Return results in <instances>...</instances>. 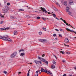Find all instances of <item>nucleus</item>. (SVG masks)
Returning <instances> with one entry per match:
<instances>
[{"label":"nucleus","mask_w":76,"mask_h":76,"mask_svg":"<svg viewBox=\"0 0 76 76\" xmlns=\"http://www.w3.org/2000/svg\"><path fill=\"white\" fill-rule=\"evenodd\" d=\"M19 11H24V10L23 9H20L19 10Z\"/></svg>","instance_id":"26"},{"label":"nucleus","mask_w":76,"mask_h":76,"mask_svg":"<svg viewBox=\"0 0 76 76\" xmlns=\"http://www.w3.org/2000/svg\"><path fill=\"white\" fill-rule=\"evenodd\" d=\"M9 29H10V28L9 27L6 28H0V30H1V31H3L4 30L6 31V30H8Z\"/></svg>","instance_id":"3"},{"label":"nucleus","mask_w":76,"mask_h":76,"mask_svg":"<svg viewBox=\"0 0 76 76\" xmlns=\"http://www.w3.org/2000/svg\"><path fill=\"white\" fill-rule=\"evenodd\" d=\"M44 56H45V55L44 54L42 55V57H44Z\"/></svg>","instance_id":"54"},{"label":"nucleus","mask_w":76,"mask_h":76,"mask_svg":"<svg viewBox=\"0 0 76 76\" xmlns=\"http://www.w3.org/2000/svg\"><path fill=\"white\" fill-rule=\"evenodd\" d=\"M62 62L64 63H66V61L64 60H63L62 61Z\"/></svg>","instance_id":"24"},{"label":"nucleus","mask_w":76,"mask_h":76,"mask_svg":"<svg viewBox=\"0 0 76 76\" xmlns=\"http://www.w3.org/2000/svg\"><path fill=\"white\" fill-rule=\"evenodd\" d=\"M64 42L66 43H68L69 42V39L68 38H66L64 39Z\"/></svg>","instance_id":"8"},{"label":"nucleus","mask_w":76,"mask_h":76,"mask_svg":"<svg viewBox=\"0 0 76 76\" xmlns=\"http://www.w3.org/2000/svg\"><path fill=\"white\" fill-rule=\"evenodd\" d=\"M7 6H9L10 5V3H7Z\"/></svg>","instance_id":"38"},{"label":"nucleus","mask_w":76,"mask_h":76,"mask_svg":"<svg viewBox=\"0 0 76 76\" xmlns=\"http://www.w3.org/2000/svg\"><path fill=\"white\" fill-rule=\"evenodd\" d=\"M66 9L67 10H69V9H70V8H69V7H67Z\"/></svg>","instance_id":"44"},{"label":"nucleus","mask_w":76,"mask_h":76,"mask_svg":"<svg viewBox=\"0 0 76 76\" xmlns=\"http://www.w3.org/2000/svg\"><path fill=\"white\" fill-rule=\"evenodd\" d=\"M55 19H57V20H60V19H58L56 17H55Z\"/></svg>","instance_id":"27"},{"label":"nucleus","mask_w":76,"mask_h":76,"mask_svg":"<svg viewBox=\"0 0 76 76\" xmlns=\"http://www.w3.org/2000/svg\"><path fill=\"white\" fill-rule=\"evenodd\" d=\"M18 34V32L16 31H15L14 32V35H16Z\"/></svg>","instance_id":"13"},{"label":"nucleus","mask_w":76,"mask_h":76,"mask_svg":"<svg viewBox=\"0 0 76 76\" xmlns=\"http://www.w3.org/2000/svg\"><path fill=\"white\" fill-rule=\"evenodd\" d=\"M3 37L1 36L0 35V39H2Z\"/></svg>","instance_id":"40"},{"label":"nucleus","mask_w":76,"mask_h":76,"mask_svg":"<svg viewBox=\"0 0 76 76\" xmlns=\"http://www.w3.org/2000/svg\"><path fill=\"white\" fill-rule=\"evenodd\" d=\"M21 51H24L23 50V49L21 50Z\"/></svg>","instance_id":"61"},{"label":"nucleus","mask_w":76,"mask_h":76,"mask_svg":"<svg viewBox=\"0 0 76 76\" xmlns=\"http://www.w3.org/2000/svg\"><path fill=\"white\" fill-rule=\"evenodd\" d=\"M69 4L71 5H73V1H71L69 2Z\"/></svg>","instance_id":"11"},{"label":"nucleus","mask_w":76,"mask_h":76,"mask_svg":"<svg viewBox=\"0 0 76 76\" xmlns=\"http://www.w3.org/2000/svg\"><path fill=\"white\" fill-rule=\"evenodd\" d=\"M64 45L65 46H67V45H66L65 44H64Z\"/></svg>","instance_id":"62"},{"label":"nucleus","mask_w":76,"mask_h":76,"mask_svg":"<svg viewBox=\"0 0 76 76\" xmlns=\"http://www.w3.org/2000/svg\"><path fill=\"white\" fill-rule=\"evenodd\" d=\"M64 4L65 6H67V1H64Z\"/></svg>","instance_id":"16"},{"label":"nucleus","mask_w":76,"mask_h":76,"mask_svg":"<svg viewBox=\"0 0 76 76\" xmlns=\"http://www.w3.org/2000/svg\"><path fill=\"white\" fill-rule=\"evenodd\" d=\"M69 76H72V75H69Z\"/></svg>","instance_id":"63"},{"label":"nucleus","mask_w":76,"mask_h":76,"mask_svg":"<svg viewBox=\"0 0 76 76\" xmlns=\"http://www.w3.org/2000/svg\"><path fill=\"white\" fill-rule=\"evenodd\" d=\"M40 8L42 9V12H45V13H48V14H51L50 12H49L47 11V10H45V9L42 8V7H41Z\"/></svg>","instance_id":"1"},{"label":"nucleus","mask_w":76,"mask_h":76,"mask_svg":"<svg viewBox=\"0 0 76 76\" xmlns=\"http://www.w3.org/2000/svg\"><path fill=\"white\" fill-rule=\"evenodd\" d=\"M39 35H41V34H42V32L40 31L39 32Z\"/></svg>","instance_id":"25"},{"label":"nucleus","mask_w":76,"mask_h":76,"mask_svg":"<svg viewBox=\"0 0 76 76\" xmlns=\"http://www.w3.org/2000/svg\"><path fill=\"white\" fill-rule=\"evenodd\" d=\"M51 69H54L55 68V66L54 65H51Z\"/></svg>","instance_id":"15"},{"label":"nucleus","mask_w":76,"mask_h":76,"mask_svg":"<svg viewBox=\"0 0 76 76\" xmlns=\"http://www.w3.org/2000/svg\"><path fill=\"white\" fill-rule=\"evenodd\" d=\"M38 62L39 63H40L41 64V61H39Z\"/></svg>","instance_id":"47"},{"label":"nucleus","mask_w":76,"mask_h":76,"mask_svg":"<svg viewBox=\"0 0 76 76\" xmlns=\"http://www.w3.org/2000/svg\"><path fill=\"white\" fill-rule=\"evenodd\" d=\"M4 22L3 21H1L0 23V24H3V23Z\"/></svg>","instance_id":"41"},{"label":"nucleus","mask_w":76,"mask_h":76,"mask_svg":"<svg viewBox=\"0 0 76 76\" xmlns=\"http://www.w3.org/2000/svg\"><path fill=\"white\" fill-rule=\"evenodd\" d=\"M67 47H69V45H67Z\"/></svg>","instance_id":"64"},{"label":"nucleus","mask_w":76,"mask_h":76,"mask_svg":"<svg viewBox=\"0 0 76 76\" xmlns=\"http://www.w3.org/2000/svg\"><path fill=\"white\" fill-rule=\"evenodd\" d=\"M74 69H75V70H76V67H75L74 68Z\"/></svg>","instance_id":"59"},{"label":"nucleus","mask_w":76,"mask_h":76,"mask_svg":"<svg viewBox=\"0 0 76 76\" xmlns=\"http://www.w3.org/2000/svg\"><path fill=\"white\" fill-rule=\"evenodd\" d=\"M55 39H57V38H55Z\"/></svg>","instance_id":"60"},{"label":"nucleus","mask_w":76,"mask_h":76,"mask_svg":"<svg viewBox=\"0 0 76 76\" xmlns=\"http://www.w3.org/2000/svg\"><path fill=\"white\" fill-rule=\"evenodd\" d=\"M11 19H16V17H13V16H10Z\"/></svg>","instance_id":"12"},{"label":"nucleus","mask_w":76,"mask_h":76,"mask_svg":"<svg viewBox=\"0 0 76 76\" xmlns=\"http://www.w3.org/2000/svg\"><path fill=\"white\" fill-rule=\"evenodd\" d=\"M42 19L44 20H46V19L44 18V17H42Z\"/></svg>","instance_id":"39"},{"label":"nucleus","mask_w":76,"mask_h":76,"mask_svg":"<svg viewBox=\"0 0 76 76\" xmlns=\"http://www.w3.org/2000/svg\"><path fill=\"white\" fill-rule=\"evenodd\" d=\"M18 73H19L18 75H19V74H20V73H21V72H18Z\"/></svg>","instance_id":"55"},{"label":"nucleus","mask_w":76,"mask_h":76,"mask_svg":"<svg viewBox=\"0 0 76 76\" xmlns=\"http://www.w3.org/2000/svg\"><path fill=\"white\" fill-rule=\"evenodd\" d=\"M56 4L59 7H60V5L58 2H56Z\"/></svg>","instance_id":"17"},{"label":"nucleus","mask_w":76,"mask_h":76,"mask_svg":"<svg viewBox=\"0 0 76 76\" xmlns=\"http://www.w3.org/2000/svg\"><path fill=\"white\" fill-rule=\"evenodd\" d=\"M37 19H40V17H37Z\"/></svg>","instance_id":"33"},{"label":"nucleus","mask_w":76,"mask_h":76,"mask_svg":"<svg viewBox=\"0 0 76 76\" xmlns=\"http://www.w3.org/2000/svg\"><path fill=\"white\" fill-rule=\"evenodd\" d=\"M60 31H63V30L61 28H60Z\"/></svg>","instance_id":"48"},{"label":"nucleus","mask_w":76,"mask_h":76,"mask_svg":"<svg viewBox=\"0 0 76 76\" xmlns=\"http://www.w3.org/2000/svg\"><path fill=\"white\" fill-rule=\"evenodd\" d=\"M25 56V53H22L20 54V56Z\"/></svg>","instance_id":"19"},{"label":"nucleus","mask_w":76,"mask_h":76,"mask_svg":"<svg viewBox=\"0 0 76 76\" xmlns=\"http://www.w3.org/2000/svg\"><path fill=\"white\" fill-rule=\"evenodd\" d=\"M53 37H56V34H54L53 35Z\"/></svg>","instance_id":"45"},{"label":"nucleus","mask_w":76,"mask_h":76,"mask_svg":"<svg viewBox=\"0 0 76 76\" xmlns=\"http://www.w3.org/2000/svg\"><path fill=\"white\" fill-rule=\"evenodd\" d=\"M63 21L64 22V23H66V20H63Z\"/></svg>","instance_id":"46"},{"label":"nucleus","mask_w":76,"mask_h":76,"mask_svg":"<svg viewBox=\"0 0 76 76\" xmlns=\"http://www.w3.org/2000/svg\"><path fill=\"white\" fill-rule=\"evenodd\" d=\"M43 30L44 31H46V30H47V29H46V28H43Z\"/></svg>","instance_id":"43"},{"label":"nucleus","mask_w":76,"mask_h":76,"mask_svg":"<svg viewBox=\"0 0 76 76\" xmlns=\"http://www.w3.org/2000/svg\"><path fill=\"white\" fill-rule=\"evenodd\" d=\"M4 73H5V74H7V72L6 71H5L4 72Z\"/></svg>","instance_id":"28"},{"label":"nucleus","mask_w":76,"mask_h":76,"mask_svg":"<svg viewBox=\"0 0 76 76\" xmlns=\"http://www.w3.org/2000/svg\"><path fill=\"white\" fill-rule=\"evenodd\" d=\"M41 60L42 61H43V62H44L45 60V59L43 58H42Z\"/></svg>","instance_id":"20"},{"label":"nucleus","mask_w":76,"mask_h":76,"mask_svg":"<svg viewBox=\"0 0 76 76\" xmlns=\"http://www.w3.org/2000/svg\"><path fill=\"white\" fill-rule=\"evenodd\" d=\"M7 41H8L9 42H12V39H10V38L9 37H7Z\"/></svg>","instance_id":"10"},{"label":"nucleus","mask_w":76,"mask_h":76,"mask_svg":"<svg viewBox=\"0 0 76 76\" xmlns=\"http://www.w3.org/2000/svg\"><path fill=\"white\" fill-rule=\"evenodd\" d=\"M19 52H21V51H22L21 50H19Z\"/></svg>","instance_id":"57"},{"label":"nucleus","mask_w":76,"mask_h":76,"mask_svg":"<svg viewBox=\"0 0 76 76\" xmlns=\"http://www.w3.org/2000/svg\"><path fill=\"white\" fill-rule=\"evenodd\" d=\"M53 64H56V62H55V61H53Z\"/></svg>","instance_id":"42"},{"label":"nucleus","mask_w":76,"mask_h":76,"mask_svg":"<svg viewBox=\"0 0 76 76\" xmlns=\"http://www.w3.org/2000/svg\"><path fill=\"white\" fill-rule=\"evenodd\" d=\"M60 53H62V54H64V51H60Z\"/></svg>","instance_id":"22"},{"label":"nucleus","mask_w":76,"mask_h":76,"mask_svg":"<svg viewBox=\"0 0 76 76\" xmlns=\"http://www.w3.org/2000/svg\"><path fill=\"white\" fill-rule=\"evenodd\" d=\"M69 13H68L69 15H70L71 16H72V17H73V16L72 15V12H70L69 11Z\"/></svg>","instance_id":"21"},{"label":"nucleus","mask_w":76,"mask_h":76,"mask_svg":"<svg viewBox=\"0 0 76 76\" xmlns=\"http://www.w3.org/2000/svg\"><path fill=\"white\" fill-rule=\"evenodd\" d=\"M34 62L37 64H38V61L37 60H34Z\"/></svg>","instance_id":"18"},{"label":"nucleus","mask_w":76,"mask_h":76,"mask_svg":"<svg viewBox=\"0 0 76 76\" xmlns=\"http://www.w3.org/2000/svg\"><path fill=\"white\" fill-rule=\"evenodd\" d=\"M0 17L1 18H4V16L1 13H0Z\"/></svg>","instance_id":"14"},{"label":"nucleus","mask_w":76,"mask_h":76,"mask_svg":"<svg viewBox=\"0 0 76 76\" xmlns=\"http://www.w3.org/2000/svg\"><path fill=\"white\" fill-rule=\"evenodd\" d=\"M39 72V70H38L36 72V73H38Z\"/></svg>","instance_id":"49"},{"label":"nucleus","mask_w":76,"mask_h":76,"mask_svg":"<svg viewBox=\"0 0 76 76\" xmlns=\"http://www.w3.org/2000/svg\"><path fill=\"white\" fill-rule=\"evenodd\" d=\"M6 12H7V11H5L4 12V13H6Z\"/></svg>","instance_id":"58"},{"label":"nucleus","mask_w":76,"mask_h":76,"mask_svg":"<svg viewBox=\"0 0 76 76\" xmlns=\"http://www.w3.org/2000/svg\"><path fill=\"white\" fill-rule=\"evenodd\" d=\"M41 72H45H45H46V70H45L43 68H41Z\"/></svg>","instance_id":"9"},{"label":"nucleus","mask_w":76,"mask_h":76,"mask_svg":"<svg viewBox=\"0 0 76 76\" xmlns=\"http://www.w3.org/2000/svg\"><path fill=\"white\" fill-rule=\"evenodd\" d=\"M41 70H40L39 71V73H41Z\"/></svg>","instance_id":"51"},{"label":"nucleus","mask_w":76,"mask_h":76,"mask_svg":"<svg viewBox=\"0 0 76 76\" xmlns=\"http://www.w3.org/2000/svg\"><path fill=\"white\" fill-rule=\"evenodd\" d=\"M39 40L42 42H47V41L45 39H39Z\"/></svg>","instance_id":"7"},{"label":"nucleus","mask_w":76,"mask_h":76,"mask_svg":"<svg viewBox=\"0 0 76 76\" xmlns=\"http://www.w3.org/2000/svg\"><path fill=\"white\" fill-rule=\"evenodd\" d=\"M65 24L66 25H68V26H69V24H68V23H66Z\"/></svg>","instance_id":"53"},{"label":"nucleus","mask_w":76,"mask_h":76,"mask_svg":"<svg viewBox=\"0 0 76 76\" xmlns=\"http://www.w3.org/2000/svg\"><path fill=\"white\" fill-rule=\"evenodd\" d=\"M44 62L47 64H48V62L46 60H45Z\"/></svg>","instance_id":"23"},{"label":"nucleus","mask_w":76,"mask_h":76,"mask_svg":"<svg viewBox=\"0 0 76 76\" xmlns=\"http://www.w3.org/2000/svg\"><path fill=\"white\" fill-rule=\"evenodd\" d=\"M45 73H48V74L49 75H50L51 76H53V74L52 73H51V72H49L48 71H46V72Z\"/></svg>","instance_id":"4"},{"label":"nucleus","mask_w":76,"mask_h":76,"mask_svg":"<svg viewBox=\"0 0 76 76\" xmlns=\"http://www.w3.org/2000/svg\"><path fill=\"white\" fill-rule=\"evenodd\" d=\"M27 76H29V72H28L27 74Z\"/></svg>","instance_id":"32"},{"label":"nucleus","mask_w":76,"mask_h":76,"mask_svg":"<svg viewBox=\"0 0 76 76\" xmlns=\"http://www.w3.org/2000/svg\"><path fill=\"white\" fill-rule=\"evenodd\" d=\"M55 31H57V32H59V31L58 30V29H55Z\"/></svg>","instance_id":"37"},{"label":"nucleus","mask_w":76,"mask_h":76,"mask_svg":"<svg viewBox=\"0 0 76 76\" xmlns=\"http://www.w3.org/2000/svg\"><path fill=\"white\" fill-rule=\"evenodd\" d=\"M53 15V16H54V17H56V15H55V14H52Z\"/></svg>","instance_id":"36"},{"label":"nucleus","mask_w":76,"mask_h":76,"mask_svg":"<svg viewBox=\"0 0 76 76\" xmlns=\"http://www.w3.org/2000/svg\"><path fill=\"white\" fill-rule=\"evenodd\" d=\"M58 35L59 37H61V38L62 37V36H61V35L60 34H59Z\"/></svg>","instance_id":"31"},{"label":"nucleus","mask_w":76,"mask_h":76,"mask_svg":"<svg viewBox=\"0 0 76 76\" xmlns=\"http://www.w3.org/2000/svg\"><path fill=\"white\" fill-rule=\"evenodd\" d=\"M4 41H7V37H6V36L2 37V39Z\"/></svg>","instance_id":"6"},{"label":"nucleus","mask_w":76,"mask_h":76,"mask_svg":"<svg viewBox=\"0 0 76 76\" xmlns=\"http://www.w3.org/2000/svg\"><path fill=\"white\" fill-rule=\"evenodd\" d=\"M66 29L67 31H70V32H72L75 33V34H76V32H75V31H74L73 30H70L69 29V28H66Z\"/></svg>","instance_id":"5"},{"label":"nucleus","mask_w":76,"mask_h":76,"mask_svg":"<svg viewBox=\"0 0 76 76\" xmlns=\"http://www.w3.org/2000/svg\"><path fill=\"white\" fill-rule=\"evenodd\" d=\"M67 76V75L66 74H64L63 75V76Z\"/></svg>","instance_id":"50"},{"label":"nucleus","mask_w":76,"mask_h":76,"mask_svg":"<svg viewBox=\"0 0 76 76\" xmlns=\"http://www.w3.org/2000/svg\"><path fill=\"white\" fill-rule=\"evenodd\" d=\"M66 54H70V52H66Z\"/></svg>","instance_id":"34"},{"label":"nucleus","mask_w":76,"mask_h":76,"mask_svg":"<svg viewBox=\"0 0 76 76\" xmlns=\"http://www.w3.org/2000/svg\"><path fill=\"white\" fill-rule=\"evenodd\" d=\"M34 12H37V13H39V12L38 11H34Z\"/></svg>","instance_id":"52"},{"label":"nucleus","mask_w":76,"mask_h":76,"mask_svg":"<svg viewBox=\"0 0 76 76\" xmlns=\"http://www.w3.org/2000/svg\"><path fill=\"white\" fill-rule=\"evenodd\" d=\"M16 56V53H12L10 56L11 58H14V57Z\"/></svg>","instance_id":"2"},{"label":"nucleus","mask_w":76,"mask_h":76,"mask_svg":"<svg viewBox=\"0 0 76 76\" xmlns=\"http://www.w3.org/2000/svg\"><path fill=\"white\" fill-rule=\"evenodd\" d=\"M61 20H62V21H63V20H63V19H62V18H61L60 19Z\"/></svg>","instance_id":"56"},{"label":"nucleus","mask_w":76,"mask_h":76,"mask_svg":"<svg viewBox=\"0 0 76 76\" xmlns=\"http://www.w3.org/2000/svg\"><path fill=\"white\" fill-rule=\"evenodd\" d=\"M66 11L67 12H68V13L70 12V11H69L68 10H66Z\"/></svg>","instance_id":"35"},{"label":"nucleus","mask_w":76,"mask_h":76,"mask_svg":"<svg viewBox=\"0 0 76 76\" xmlns=\"http://www.w3.org/2000/svg\"><path fill=\"white\" fill-rule=\"evenodd\" d=\"M38 59H39V60H41L42 58H41L39 56H38Z\"/></svg>","instance_id":"29"},{"label":"nucleus","mask_w":76,"mask_h":76,"mask_svg":"<svg viewBox=\"0 0 76 76\" xmlns=\"http://www.w3.org/2000/svg\"><path fill=\"white\" fill-rule=\"evenodd\" d=\"M53 56L55 57L56 59H57V57H56V55L53 54Z\"/></svg>","instance_id":"30"}]
</instances>
